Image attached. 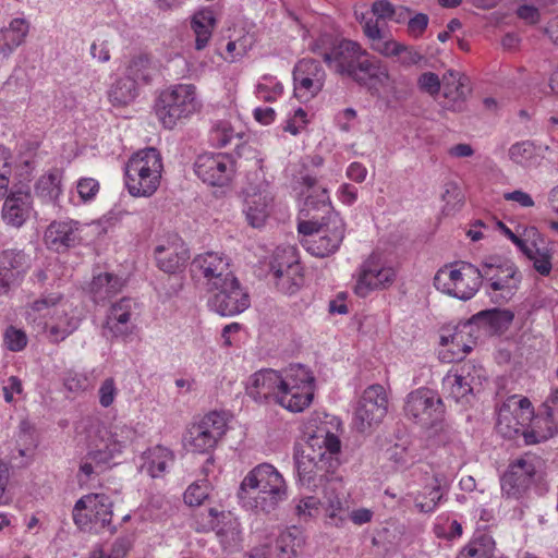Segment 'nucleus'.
Segmentation results:
<instances>
[{"mask_svg": "<svg viewBox=\"0 0 558 558\" xmlns=\"http://www.w3.org/2000/svg\"><path fill=\"white\" fill-rule=\"evenodd\" d=\"M315 377L304 365L293 364L283 372L260 369L250 376L246 393L256 402L272 399L286 410L303 412L313 402Z\"/></svg>", "mask_w": 558, "mask_h": 558, "instance_id": "f257e3e1", "label": "nucleus"}, {"mask_svg": "<svg viewBox=\"0 0 558 558\" xmlns=\"http://www.w3.org/2000/svg\"><path fill=\"white\" fill-rule=\"evenodd\" d=\"M326 64L341 76H347L365 86L374 82L388 88V101L400 100L402 95L397 90L387 66L373 58L362 46L350 39H342L331 49Z\"/></svg>", "mask_w": 558, "mask_h": 558, "instance_id": "f03ea898", "label": "nucleus"}, {"mask_svg": "<svg viewBox=\"0 0 558 558\" xmlns=\"http://www.w3.org/2000/svg\"><path fill=\"white\" fill-rule=\"evenodd\" d=\"M136 437V429L128 423L97 427L89 436L87 453L80 461L76 475L80 485L87 484L114 463Z\"/></svg>", "mask_w": 558, "mask_h": 558, "instance_id": "7ed1b4c3", "label": "nucleus"}, {"mask_svg": "<svg viewBox=\"0 0 558 558\" xmlns=\"http://www.w3.org/2000/svg\"><path fill=\"white\" fill-rule=\"evenodd\" d=\"M308 209H323L326 217L318 220L301 221L298 226L302 235V246L313 256L326 257L336 253L344 239L345 225L339 214L330 210V198L328 191L322 189L317 199L308 195L305 201Z\"/></svg>", "mask_w": 558, "mask_h": 558, "instance_id": "20e7f679", "label": "nucleus"}, {"mask_svg": "<svg viewBox=\"0 0 558 558\" xmlns=\"http://www.w3.org/2000/svg\"><path fill=\"white\" fill-rule=\"evenodd\" d=\"M238 497L245 510L269 514L288 499V485L272 464L260 463L245 475Z\"/></svg>", "mask_w": 558, "mask_h": 558, "instance_id": "39448f33", "label": "nucleus"}, {"mask_svg": "<svg viewBox=\"0 0 558 558\" xmlns=\"http://www.w3.org/2000/svg\"><path fill=\"white\" fill-rule=\"evenodd\" d=\"M341 442L339 438L324 430L311 436L294 457L299 481L307 487L316 486L327 474L339 465Z\"/></svg>", "mask_w": 558, "mask_h": 558, "instance_id": "423d86ee", "label": "nucleus"}, {"mask_svg": "<svg viewBox=\"0 0 558 558\" xmlns=\"http://www.w3.org/2000/svg\"><path fill=\"white\" fill-rule=\"evenodd\" d=\"M163 162L154 147L134 153L125 165V186L135 197H149L161 183Z\"/></svg>", "mask_w": 558, "mask_h": 558, "instance_id": "0eeeda50", "label": "nucleus"}, {"mask_svg": "<svg viewBox=\"0 0 558 558\" xmlns=\"http://www.w3.org/2000/svg\"><path fill=\"white\" fill-rule=\"evenodd\" d=\"M201 108L196 87L193 84H175L162 90L155 104L160 123L173 129L180 121L189 119Z\"/></svg>", "mask_w": 558, "mask_h": 558, "instance_id": "6e6552de", "label": "nucleus"}, {"mask_svg": "<svg viewBox=\"0 0 558 558\" xmlns=\"http://www.w3.org/2000/svg\"><path fill=\"white\" fill-rule=\"evenodd\" d=\"M435 288L460 301L473 299L481 288L480 268L468 262L445 265L434 277Z\"/></svg>", "mask_w": 558, "mask_h": 558, "instance_id": "1a4fd4ad", "label": "nucleus"}, {"mask_svg": "<svg viewBox=\"0 0 558 558\" xmlns=\"http://www.w3.org/2000/svg\"><path fill=\"white\" fill-rule=\"evenodd\" d=\"M73 521L80 529L100 531L111 529L112 501L105 494H87L74 505Z\"/></svg>", "mask_w": 558, "mask_h": 558, "instance_id": "9d476101", "label": "nucleus"}, {"mask_svg": "<svg viewBox=\"0 0 558 558\" xmlns=\"http://www.w3.org/2000/svg\"><path fill=\"white\" fill-rule=\"evenodd\" d=\"M208 307L221 316H235L246 311L251 298L245 287L233 276L210 290Z\"/></svg>", "mask_w": 558, "mask_h": 558, "instance_id": "9b49d317", "label": "nucleus"}, {"mask_svg": "<svg viewBox=\"0 0 558 558\" xmlns=\"http://www.w3.org/2000/svg\"><path fill=\"white\" fill-rule=\"evenodd\" d=\"M227 432V418L219 412L206 414L199 422L192 424L184 436V446L198 453L214 449Z\"/></svg>", "mask_w": 558, "mask_h": 558, "instance_id": "f8f14e48", "label": "nucleus"}, {"mask_svg": "<svg viewBox=\"0 0 558 558\" xmlns=\"http://www.w3.org/2000/svg\"><path fill=\"white\" fill-rule=\"evenodd\" d=\"M480 268L481 284L483 281L488 283V293H498L502 300H508L518 289L520 278L514 264L508 260H501L490 257L482 263Z\"/></svg>", "mask_w": 558, "mask_h": 558, "instance_id": "ddd939ff", "label": "nucleus"}, {"mask_svg": "<svg viewBox=\"0 0 558 558\" xmlns=\"http://www.w3.org/2000/svg\"><path fill=\"white\" fill-rule=\"evenodd\" d=\"M243 213L250 226L260 228L265 225L274 208V192L264 178H256L243 191Z\"/></svg>", "mask_w": 558, "mask_h": 558, "instance_id": "4468645a", "label": "nucleus"}, {"mask_svg": "<svg viewBox=\"0 0 558 558\" xmlns=\"http://www.w3.org/2000/svg\"><path fill=\"white\" fill-rule=\"evenodd\" d=\"M404 412L415 423L422 426H433L442 420L445 407L436 391L418 388L408 395Z\"/></svg>", "mask_w": 558, "mask_h": 558, "instance_id": "2eb2a0df", "label": "nucleus"}, {"mask_svg": "<svg viewBox=\"0 0 558 558\" xmlns=\"http://www.w3.org/2000/svg\"><path fill=\"white\" fill-rule=\"evenodd\" d=\"M388 411V396L386 389L379 385L367 387L355 408L354 425L360 432H366L381 423Z\"/></svg>", "mask_w": 558, "mask_h": 558, "instance_id": "dca6fc26", "label": "nucleus"}, {"mask_svg": "<svg viewBox=\"0 0 558 558\" xmlns=\"http://www.w3.org/2000/svg\"><path fill=\"white\" fill-rule=\"evenodd\" d=\"M533 408L531 401L518 395L508 397L497 411V432L507 438H512L531 421Z\"/></svg>", "mask_w": 558, "mask_h": 558, "instance_id": "f3484780", "label": "nucleus"}, {"mask_svg": "<svg viewBox=\"0 0 558 558\" xmlns=\"http://www.w3.org/2000/svg\"><path fill=\"white\" fill-rule=\"evenodd\" d=\"M396 278V270L380 254L373 253L361 265L354 291L360 296H366L375 289L390 286Z\"/></svg>", "mask_w": 558, "mask_h": 558, "instance_id": "a211bd4d", "label": "nucleus"}, {"mask_svg": "<svg viewBox=\"0 0 558 558\" xmlns=\"http://www.w3.org/2000/svg\"><path fill=\"white\" fill-rule=\"evenodd\" d=\"M481 373L471 362L454 367L442 379V393L458 403L469 402L475 386L481 385Z\"/></svg>", "mask_w": 558, "mask_h": 558, "instance_id": "6ab92c4d", "label": "nucleus"}, {"mask_svg": "<svg viewBox=\"0 0 558 558\" xmlns=\"http://www.w3.org/2000/svg\"><path fill=\"white\" fill-rule=\"evenodd\" d=\"M194 171L203 182L214 186H223L232 179L235 163L228 154L205 153L197 157Z\"/></svg>", "mask_w": 558, "mask_h": 558, "instance_id": "aec40b11", "label": "nucleus"}, {"mask_svg": "<svg viewBox=\"0 0 558 558\" xmlns=\"http://www.w3.org/2000/svg\"><path fill=\"white\" fill-rule=\"evenodd\" d=\"M326 73L322 64L304 58L293 69L294 95L302 101L313 99L324 87Z\"/></svg>", "mask_w": 558, "mask_h": 558, "instance_id": "412c9836", "label": "nucleus"}, {"mask_svg": "<svg viewBox=\"0 0 558 558\" xmlns=\"http://www.w3.org/2000/svg\"><path fill=\"white\" fill-rule=\"evenodd\" d=\"M191 270L195 277L205 279L208 290L234 276L230 269V259L216 252L197 255L192 262Z\"/></svg>", "mask_w": 558, "mask_h": 558, "instance_id": "4be33fe9", "label": "nucleus"}, {"mask_svg": "<svg viewBox=\"0 0 558 558\" xmlns=\"http://www.w3.org/2000/svg\"><path fill=\"white\" fill-rule=\"evenodd\" d=\"M535 465L529 457L517 459L500 478L501 492L507 498L519 499L529 488Z\"/></svg>", "mask_w": 558, "mask_h": 558, "instance_id": "5701e85b", "label": "nucleus"}, {"mask_svg": "<svg viewBox=\"0 0 558 558\" xmlns=\"http://www.w3.org/2000/svg\"><path fill=\"white\" fill-rule=\"evenodd\" d=\"M63 301V296L58 292L41 294L38 299L27 303L23 307V317L26 323L33 326L37 331H45L48 327L50 317L58 310Z\"/></svg>", "mask_w": 558, "mask_h": 558, "instance_id": "b1692460", "label": "nucleus"}, {"mask_svg": "<svg viewBox=\"0 0 558 558\" xmlns=\"http://www.w3.org/2000/svg\"><path fill=\"white\" fill-rule=\"evenodd\" d=\"M84 226L75 220L51 222L46 232L47 245L56 251H64L81 243Z\"/></svg>", "mask_w": 558, "mask_h": 558, "instance_id": "393cba45", "label": "nucleus"}, {"mask_svg": "<svg viewBox=\"0 0 558 558\" xmlns=\"http://www.w3.org/2000/svg\"><path fill=\"white\" fill-rule=\"evenodd\" d=\"M64 192V171L51 168L38 177L34 183V195L47 206L60 207V199Z\"/></svg>", "mask_w": 558, "mask_h": 558, "instance_id": "a878e982", "label": "nucleus"}, {"mask_svg": "<svg viewBox=\"0 0 558 558\" xmlns=\"http://www.w3.org/2000/svg\"><path fill=\"white\" fill-rule=\"evenodd\" d=\"M26 258L21 251L5 250L0 253V294L16 287L26 272Z\"/></svg>", "mask_w": 558, "mask_h": 558, "instance_id": "bb28decb", "label": "nucleus"}, {"mask_svg": "<svg viewBox=\"0 0 558 558\" xmlns=\"http://www.w3.org/2000/svg\"><path fill=\"white\" fill-rule=\"evenodd\" d=\"M33 213V197L27 191L12 192L2 205V220L13 228H21Z\"/></svg>", "mask_w": 558, "mask_h": 558, "instance_id": "cd10ccee", "label": "nucleus"}, {"mask_svg": "<svg viewBox=\"0 0 558 558\" xmlns=\"http://www.w3.org/2000/svg\"><path fill=\"white\" fill-rule=\"evenodd\" d=\"M548 150V145L532 140H523L509 147L508 157L514 165L525 170H532L542 165Z\"/></svg>", "mask_w": 558, "mask_h": 558, "instance_id": "c85d7f7f", "label": "nucleus"}, {"mask_svg": "<svg viewBox=\"0 0 558 558\" xmlns=\"http://www.w3.org/2000/svg\"><path fill=\"white\" fill-rule=\"evenodd\" d=\"M81 318L74 308L64 299L53 315L50 317L45 330L51 342H60L73 333L80 326Z\"/></svg>", "mask_w": 558, "mask_h": 558, "instance_id": "c756f323", "label": "nucleus"}, {"mask_svg": "<svg viewBox=\"0 0 558 558\" xmlns=\"http://www.w3.org/2000/svg\"><path fill=\"white\" fill-rule=\"evenodd\" d=\"M136 308V303L130 298H122L113 303L107 314L105 327L114 337H125L132 333V316Z\"/></svg>", "mask_w": 558, "mask_h": 558, "instance_id": "7c9ffc66", "label": "nucleus"}, {"mask_svg": "<svg viewBox=\"0 0 558 558\" xmlns=\"http://www.w3.org/2000/svg\"><path fill=\"white\" fill-rule=\"evenodd\" d=\"M155 258L159 269L168 274H174L184 267L190 258V252L185 244L175 238L167 244L157 245Z\"/></svg>", "mask_w": 558, "mask_h": 558, "instance_id": "2f4dec72", "label": "nucleus"}, {"mask_svg": "<svg viewBox=\"0 0 558 558\" xmlns=\"http://www.w3.org/2000/svg\"><path fill=\"white\" fill-rule=\"evenodd\" d=\"M216 12L211 7H203L196 10L190 19V27L195 36V49H205L217 26Z\"/></svg>", "mask_w": 558, "mask_h": 558, "instance_id": "473e14b6", "label": "nucleus"}, {"mask_svg": "<svg viewBox=\"0 0 558 558\" xmlns=\"http://www.w3.org/2000/svg\"><path fill=\"white\" fill-rule=\"evenodd\" d=\"M29 33V23L22 17L10 21L0 29V60L9 59L22 46Z\"/></svg>", "mask_w": 558, "mask_h": 558, "instance_id": "72a5a7b5", "label": "nucleus"}, {"mask_svg": "<svg viewBox=\"0 0 558 558\" xmlns=\"http://www.w3.org/2000/svg\"><path fill=\"white\" fill-rule=\"evenodd\" d=\"M174 460L173 452L163 447L155 446L145 450L138 460L140 471L153 478L163 476L167 469Z\"/></svg>", "mask_w": 558, "mask_h": 558, "instance_id": "f704fd0d", "label": "nucleus"}, {"mask_svg": "<svg viewBox=\"0 0 558 558\" xmlns=\"http://www.w3.org/2000/svg\"><path fill=\"white\" fill-rule=\"evenodd\" d=\"M466 77L459 72L448 71L442 77L444 107L452 111L463 109L468 95Z\"/></svg>", "mask_w": 558, "mask_h": 558, "instance_id": "c9c22d12", "label": "nucleus"}, {"mask_svg": "<svg viewBox=\"0 0 558 558\" xmlns=\"http://www.w3.org/2000/svg\"><path fill=\"white\" fill-rule=\"evenodd\" d=\"M365 36L369 41V47L375 52L385 58H393L401 49V43L395 40L392 36L384 32L378 24V21L368 20L363 25Z\"/></svg>", "mask_w": 558, "mask_h": 558, "instance_id": "e433bc0d", "label": "nucleus"}, {"mask_svg": "<svg viewBox=\"0 0 558 558\" xmlns=\"http://www.w3.org/2000/svg\"><path fill=\"white\" fill-rule=\"evenodd\" d=\"M533 239L522 247L521 252L533 263V268L541 276H548L553 269V248L548 245L537 243L539 234L535 229L529 231Z\"/></svg>", "mask_w": 558, "mask_h": 558, "instance_id": "4c0bfd02", "label": "nucleus"}, {"mask_svg": "<svg viewBox=\"0 0 558 558\" xmlns=\"http://www.w3.org/2000/svg\"><path fill=\"white\" fill-rule=\"evenodd\" d=\"M343 486L340 480L329 481L324 494V509L330 524L340 526L345 521V502L342 499Z\"/></svg>", "mask_w": 558, "mask_h": 558, "instance_id": "58836bf2", "label": "nucleus"}, {"mask_svg": "<svg viewBox=\"0 0 558 558\" xmlns=\"http://www.w3.org/2000/svg\"><path fill=\"white\" fill-rule=\"evenodd\" d=\"M558 433V425L542 410L531 416V421L523 429L525 444L535 445L545 441Z\"/></svg>", "mask_w": 558, "mask_h": 558, "instance_id": "ea45409f", "label": "nucleus"}, {"mask_svg": "<svg viewBox=\"0 0 558 558\" xmlns=\"http://www.w3.org/2000/svg\"><path fill=\"white\" fill-rule=\"evenodd\" d=\"M123 280L110 272L94 276L89 292L95 303H102L121 291Z\"/></svg>", "mask_w": 558, "mask_h": 558, "instance_id": "a19ab883", "label": "nucleus"}, {"mask_svg": "<svg viewBox=\"0 0 558 558\" xmlns=\"http://www.w3.org/2000/svg\"><path fill=\"white\" fill-rule=\"evenodd\" d=\"M216 535L226 550L236 548L242 542V531L238 518L231 512L222 511L221 522L216 530Z\"/></svg>", "mask_w": 558, "mask_h": 558, "instance_id": "79ce46f5", "label": "nucleus"}, {"mask_svg": "<svg viewBox=\"0 0 558 558\" xmlns=\"http://www.w3.org/2000/svg\"><path fill=\"white\" fill-rule=\"evenodd\" d=\"M108 100L114 107H125L132 104L138 96V87L124 75L118 77L109 87Z\"/></svg>", "mask_w": 558, "mask_h": 558, "instance_id": "37998d69", "label": "nucleus"}, {"mask_svg": "<svg viewBox=\"0 0 558 558\" xmlns=\"http://www.w3.org/2000/svg\"><path fill=\"white\" fill-rule=\"evenodd\" d=\"M292 267H302L296 251L292 246H279L268 258L269 275L271 277L290 271Z\"/></svg>", "mask_w": 558, "mask_h": 558, "instance_id": "c03bdc74", "label": "nucleus"}, {"mask_svg": "<svg viewBox=\"0 0 558 558\" xmlns=\"http://www.w3.org/2000/svg\"><path fill=\"white\" fill-rule=\"evenodd\" d=\"M304 545V537L296 527L282 531L276 539L277 558H296Z\"/></svg>", "mask_w": 558, "mask_h": 558, "instance_id": "a18cd8bd", "label": "nucleus"}, {"mask_svg": "<svg viewBox=\"0 0 558 558\" xmlns=\"http://www.w3.org/2000/svg\"><path fill=\"white\" fill-rule=\"evenodd\" d=\"M514 314L509 310H490L477 314L476 319L492 333H501L509 328Z\"/></svg>", "mask_w": 558, "mask_h": 558, "instance_id": "49530a36", "label": "nucleus"}, {"mask_svg": "<svg viewBox=\"0 0 558 558\" xmlns=\"http://www.w3.org/2000/svg\"><path fill=\"white\" fill-rule=\"evenodd\" d=\"M277 290L286 295L295 294L304 283L303 269L293 268L290 271L271 277Z\"/></svg>", "mask_w": 558, "mask_h": 558, "instance_id": "de8ad7c7", "label": "nucleus"}, {"mask_svg": "<svg viewBox=\"0 0 558 558\" xmlns=\"http://www.w3.org/2000/svg\"><path fill=\"white\" fill-rule=\"evenodd\" d=\"M255 94L258 99L272 102L282 96L283 85L276 76L265 74L259 78L255 87Z\"/></svg>", "mask_w": 558, "mask_h": 558, "instance_id": "09e8293b", "label": "nucleus"}, {"mask_svg": "<svg viewBox=\"0 0 558 558\" xmlns=\"http://www.w3.org/2000/svg\"><path fill=\"white\" fill-rule=\"evenodd\" d=\"M124 76L131 78L137 87L141 83H147L151 78L149 59L144 56L133 58L125 69Z\"/></svg>", "mask_w": 558, "mask_h": 558, "instance_id": "8fccbe9b", "label": "nucleus"}, {"mask_svg": "<svg viewBox=\"0 0 558 558\" xmlns=\"http://www.w3.org/2000/svg\"><path fill=\"white\" fill-rule=\"evenodd\" d=\"M442 494L438 486L425 487L414 498L415 507L420 512L429 513L435 511Z\"/></svg>", "mask_w": 558, "mask_h": 558, "instance_id": "3c124183", "label": "nucleus"}, {"mask_svg": "<svg viewBox=\"0 0 558 558\" xmlns=\"http://www.w3.org/2000/svg\"><path fill=\"white\" fill-rule=\"evenodd\" d=\"M222 511L219 512L214 508L197 512L193 518L192 526L197 532L216 531L221 522Z\"/></svg>", "mask_w": 558, "mask_h": 558, "instance_id": "603ef678", "label": "nucleus"}, {"mask_svg": "<svg viewBox=\"0 0 558 558\" xmlns=\"http://www.w3.org/2000/svg\"><path fill=\"white\" fill-rule=\"evenodd\" d=\"M254 38L252 35H243L240 38H236L234 40H230L227 44L226 51L227 56L225 59L228 62H235L240 59H242L247 51L253 47Z\"/></svg>", "mask_w": 558, "mask_h": 558, "instance_id": "864d4df0", "label": "nucleus"}, {"mask_svg": "<svg viewBox=\"0 0 558 558\" xmlns=\"http://www.w3.org/2000/svg\"><path fill=\"white\" fill-rule=\"evenodd\" d=\"M130 550V542L126 538H117L109 550L102 547L90 551L89 558H125Z\"/></svg>", "mask_w": 558, "mask_h": 558, "instance_id": "5fc2aeb1", "label": "nucleus"}, {"mask_svg": "<svg viewBox=\"0 0 558 558\" xmlns=\"http://www.w3.org/2000/svg\"><path fill=\"white\" fill-rule=\"evenodd\" d=\"M238 135L239 133L228 121H219L211 130V140L220 147L229 145Z\"/></svg>", "mask_w": 558, "mask_h": 558, "instance_id": "6e6d98bb", "label": "nucleus"}, {"mask_svg": "<svg viewBox=\"0 0 558 558\" xmlns=\"http://www.w3.org/2000/svg\"><path fill=\"white\" fill-rule=\"evenodd\" d=\"M494 542L492 537L484 535L471 543L465 553L468 557L490 558L493 556Z\"/></svg>", "mask_w": 558, "mask_h": 558, "instance_id": "4d7b16f0", "label": "nucleus"}, {"mask_svg": "<svg viewBox=\"0 0 558 558\" xmlns=\"http://www.w3.org/2000/svg\"><path fill=\"white\" fill-rule=\"evenodd\" d=\"M3 341L8 350L19 352L26 347L27 336L22 329L10 326L5 329Z\"/></svg>", "mask_w": 558, "mask_h": 558, "instance_id": "13d9d810", "label": "nucleus"}, {"mask_svg": "<svg viewBox=\"0 0 558 558\" xmlns=\"http://www.w3.org/2000/svg\"><path fill=\"white\" fill-rule=\"evenodd\" d=\"M320 500L315 496H307L299 500L295 513L301 520L315 518L319 513Z\"/></svg>", "mask_w": 558, "mask_h": 558, "instance_id": "bf43d9fd", "label": "nucleus"}, {"mask_svg": "<svg viewBox=\"0 0 558 558\" xmlns=\"http://www.w3.org/2000/svg\"><path fill=\"white\" fill-rule=\"evenodd\" d=\"M209 486L207 482L191 484L184 493V501L190 506H199L208 497Z\"/></svg>", "mask_w": 558, "mask_h": 558, "instance_id": "052dcab7", "label": "nucleus"}, {"mask_svg": "<svg viewBox=\"0 0 558 558\" xmlns=\"http://www.w3.org/2000/svg\"><path fill=\"white\" fill-rule=\"evenodd\" d=\"M118 392L116 380L112 377L106 378L98 389L99 404L102 408L111 407L116 401Z\"/></svg>", "mask_w": 558, "mask_h": 558, "instance_id": "680f3d73", "label": "nucleus"}, {"mask_svg": "<svg viewBox=\"0 0 558 558\" xmlns=\"http://www.w3.org/2000/svg\"><path fill=\"white\" fill-rule=\"evenodd\" d=\"M442 81L433 72H424L417 78L420 90L435 97L439 94Z\"/></svg>", "mask_w": 558, "mask_h": 558, "instance_id": "e2e57ef3", "label": "nucleus"}, {"mask_svg": "<svg viewBox=\"0 0 558 558\" xmlns=\"http://www.w3.org/2000/svg\"><path fill=\"white\" fill-rule=\"evenodd\" d=\"M77 194L84 203L92 202L99 192V182L93 178H82L76 184Z\"/></svg>", "mask_w": 558, "mask_h": 558, "instance_id": "0e129e2a", "label": "nucleus"}, {"mask_svg": "<svg viewBox=\"0 0 558 558\" xmlns=\"http://www.w3.org/2000/svg\"><path fill=\"white\" fill-rule=\"evenodd\" d=\"M307 124V113L302 108L294 111L293 116L290 117L284 125V131L292 135H298Z\"/></svg>", "mask_w": 558, "mask_h": 558, "instance_id": "69168bd1", "label": "nucleus"}, {"mask_svg": "<svg viewBox=\"0 0 558 558\" xmlns=\"http://www.w3.org/2000/svg\"><path fill=\"white\" fill-rule=\"evenodd\" d=\"M337 44H333L332 38L329 35H320L318 38L313 40L308 49L320 57L326 62V58L331 56V49Z\"/></svg>", "mask_w": 558, "mask_h": 558, "instance_id": "338daca9", "label": "nucleus"}, {"mask_svg": "<svg viewBox=\"0 0 558 558\" xmlns=\"http://www.w3.org/2000/svg\"><path fill=\"white\" fill-rule=\"evenodd\" d=\"M64 386L71 392H82L89 388V380L84 374L69 373L64 378Z\"/></svg>", "mask_w": 558, "mask_h": 558, "instance_id": "774afa93", "label": "nucleus"}]
</instances>
